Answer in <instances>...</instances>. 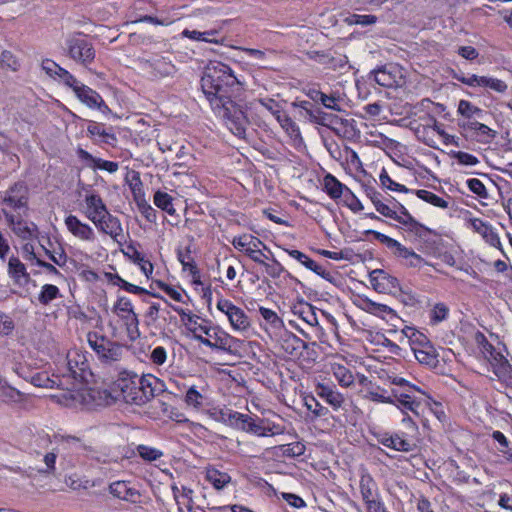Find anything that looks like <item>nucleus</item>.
<instances>
[{"instance_id": "f257e3e1", "label": "nucleus", "mask_w": 512, "mask_h": 512, "mask_svg": "<svg viewBox=\"0 0 512 512\" xmlns=\"http://www.w3.org/2000/svg\"><path fill=\"white\" fill-rule=\"evenodd\" d=\"M244 79L235 75L234 71L222 62H210L201 78L202 91L212 103L213 98L228 95H239L244 90Z\"/></svg>"}, {"instance_id": "f03ea898", "label": "nucleus", "mask_w": 512, "mask_h": 512, "mask_svg": "<svg viewBox=\"0 0 512 512\" xmlns=\"http://www.w3.org/2000/svg\"><path fill=\"white\" fill-rule=\"evenodd\" d=\"M172 309L181 317L185 327L201 344L215 350L229 351L231 349L234 337L223 328L212 325L211 321L183 308L172 306Z\"/></svg>"}, {"instance_id": "7ed1b4c3", "label": "nucleus", "mask_w": 512, "mask_h": 512, "mask_svg": "<svg viewBox=\"0 0 512 512\" xmlns=\"http://www.w3.org/2000/svg\"><path fill=\"white\" fill-rule=\"evenodd\" d=\"M82 212L99 232L109 235L116 242L123 237L120 220L109 212L101 196L94 190L85 191Z\"/></svg>"}, {"instance_id": "20e7f679", "label": "nucleus", "mask_w": 512, "mask_h": 512, "mask_svg": "<svg viewBox=\"0 0 512 512\" xmlns=\"http://www.w3.org/2000/svg\"><path fill=\"white\" fill-rule=\"evenodd\" d=\"M237 95H228L223 98H213L210 103L214 114L220 118L229 131L238 138H245L249 119L239 103L232 100Z\"/></svg>"}, {"instance_id": "39448f33", "label": "nucleus", "mask_w": 512, "mask_h": 512, "mask_svg": "<svg viewBox=\"0 0 512 512\" xmlns=\"http://www.w3.org/2000/svg\"><path fill=\"white\" fill-rule=\"evenodd\" d=\"M385 200L386 199L380 192H377L374 196L372 203L378 213L399 222L416 234L421 235L422 232L428 231L425 226L414 219V217L402 204H399L400 212H398V210H395L394 207H390V205L387 204Z\"/></svg>"}, {"instance_id": "423d86ee", "label": "nucleus", "mask_w": 512, "mask_h": 512, "mask_svg": "<svg viewBox=\"0 0 512 512\" xmlns=\"http://www.w3.org/2000/svg\"><path fill=\"white\" fill-rule=\"evenodd\" d=\"M228 417L230 420L241 424V429L252 433L259 437L279 435L284 432L283 427L280 425L272 424L264 419H253L252 417L236 411H229Z\"/></svg>"}, {"instance_id": "0eeeda50", "label": "nucleus", "mask_w": 512, "mask_h": 512, "mask_svg": "<svg viewBox=\"0 0 512 512\" xmlns=\"http://www.w3.org/2000/svg\"><path fill=\"white\" fill-rule=\"evenodd\" d=\"M138 67L143 75L152 81L172 77L176 73V67L172 61L160 55L139 58Z\"/></svg>"}, {"instance_id": "6e6552de", "label": "nucleus", "mask_w": 512, "mask_h": 512, "mask_svg": "<svg viewBox=\"0 0 512 512\" xmlns=\"http://www.w3.org/2000/svg\"><path fill=\"white\" fill-rule=\"evenodd\" d=\"M216 308L226 316L230 327L234 332L243 333L250 328L251 322L249 316L242 308L236 306L229 299H226L223 296L218 297Z\"/></svg>"}, {"instance_id": "1a4fd4ad", "label": "nucleus", "mask_w": 512, "mask_h": 512, "mask_svg": "<svg viewBox=\"0 0 512 512\" xmlns=\"http://www.w3.org/2000/svg\"><path fill=\"white\" fill-rule=\"evenodd\" d=\"M87 342L103 362L111 363L121 358L122 348L97 332H89Z\"/></svg>"}, {"instance_id": "9d476101", "label": "nucleus", "mask_w": 512, "mask_h": 512, "mask_svg": "<svg viewBox=\"0 0 512 512\" xmlns=\"http://www.w3.org/2000/svg\"><path fill=\"white\" fill-rule=\"evenodd\" d=\"M370 233L374 235L376 240L390 249L395 256L404 259L406 265L410 267H420L424 262V259L420 255L405 247L399 241L378 231H370Z\"/></svg>"}, {"instance_id": "9b49d317", "label": "nucleus", "mask_w": 512, "mask_h": 512, "mask_svg": "<svg viewBox=\"0 0 512 512\" xmlns=\"http://www.w3.org/2000/svg\"><path fill=\"white\" fill-rule=\"evenodd\" d=\"M68 55L74 61L88 66L95 58V50L92 44L82 35H75L66 41Z\"/></svg>"}, {"instance_id": "f8f14e48", "label": "nucleus", "mask_w": 512, "mask_h": 512, "mask_svg": "<svg viewBox=\"0 0 512 512\" xmlns=\"http://www.w3.org/2000/svg\"><path fill=\"white\" fill-rule=\"evenodd\" d=\"M411 349L420 364L435 367L438 355L431 342L422 334L412 341Z\"/></svg>"}, {"instance_id": "ddd939ff", "label": "nucleus", "mask_w": 512, "mask_h": 512, "mask_svg": "<svg viewBox=\"0 0 512 512\" xmlns=\"http://www.w3.org/2000/svg\"><path fill=\"white\" fill-rule=\"evenodd\" d=\"M71 397L87 407L107 405L112 399L110 393L106 390L95 387L82 388L71 394Z\"/></svg>"}, {"instance_id": "4468645a", "label": "nucleus", "mask_w": 512, "mask_h": 512, "mask_svg": "<svg viewBox=\"0 0 512 512\" xmlns=\"http://www.w3.org/2000/svg\"><path fill=\"white\" fill-rule=\"evenodd\" d=\"M370 283L375 291L385 294H396L401 291L398 279L384 270L375 269L369 274Z\"/></svg>"}, {"instance_id": "2eb2a0df", "label": "nucleus", "mask_w": 512, "mask_h": 512, "mask_svg": "<svg viewBox=\"0 0 512 512\" xmlns=\"http://www.w3.org/2000/svg\"><path fill=\"white\" fill-rule=\"evenodd\" d=\"M65 371H62V379L65 385L68 384L70 378L77 380L83 378V373L88 368V363L85 356L77 350L69 351L67 353Z\"/></svg>"}, {"instance_id": "dca6fc26", "label": "nucleus", "mask_w": 512, "mask_h": 512, "mask_svg": "<svg viewBox=\"0 0 512 512\" xmlns=\"http://www.w3.org/2000/svg\"><path fill=\"white\" fill-rule=\"evenodd\" d=\"M457 113L460 115L458 125L463 131L471 127L475 122L484 120L487 116L484 110L467 100H460L458 102Z\"/></svg>"}, {"instance_id": "f3484780", "label": "nucleus", "mask_w": 512, "mask_h": 512, "mask_svg": "<svg viewBox=\"0 0 512 512\" xmlns=\"http://www.w3.org/2000/svg\"><path fill=\"white\" fill-rule=\"evenodd\" d=\"M2 202L6 211L25 209L28 202L27 187L22 183L14 184L4 192Z\"/></svg>"}, {"instance_id": "a211bd4d", "label": "nucleus", "mask_w": 512, "mask_h": 512, "mask_svg": "<svg viewBox=\"0 0 512 512\" xmlns=\"http://www.w3.org/2000/svg\"><path fill=\"white\" fill-rule=\"evenodd\" d=\"M114 313L120 317L129 333H137L139 320L137 314L134 312L132 302L127 297H119L113 306Z\"/></svg>"}, {"instance_id": "6ab92c4d", "label": "nucleus", "mask_w": 512, "mask_h": 512, "mask_svg": "<svg viewBox=\"0 0 512 512\" xmlns=\"http://www.w3.org/2000/svg\"><path fill=\"white\" fill-rule=\"evenodd\" d=\"M67 230L77 239L92 243L96 240L94 229L87 223L82 222L75 215H68L64 220Z\"/></svg>"}, {"instance_id": "aec40b11", "label": "nucleus", "mask_w": 512, "mask_h": 512, "mask_svg": "<svg viewBox=\"0 0 512 512\" xmlns=\"http://www.w3.org/2000/svg\"><path fill=\"white\" fill-rule=\"evenodd\" d=\"M164 390V382L152 374L143 375L138 379V391L142 397V403L159 395Z\"/></svg>"}, {"instance_id": "412c9836", "label": "nucleus", "mask_w": 512, "mask_h": 512, "mask_svg": "<svg viewBox=\"0 0 512 512\" xmlns=\"http://www.w3.org/2000/svg\"><path fill=\"white\" fill-rule=\"evenodd\" d=\"M378 442L383 446L399 452H410L414 450V443L406 438L403 432L388 434L384 433L379 436Z\"/></svg>"}, {"instance_id": "4be33fe9", "label": "nucleus", "mask_w": 512, "mask_h": 512, "mask_svg": "<svg viewBox=\"0 0 512 512\" xmlns=\"http://www.w3.org/2000/svg\"><path fill=\"white\" fill-rule=\"evenodd\" d=\"M468 226L474 232L478 233L483 237V239L493 247L499 248L501 246V241L496 233L495 229L491 224L485 222L479 218H470L468 221Z\"/></svg>"}, {"instance_id": "5701e85b", "label": "nucleus", "mask_w": 512, "mask_h": 512, "mask_svg": "<svg viewBox=\"0 0 512 512\" xmlns=\"http://www.w3.org/2000/svg\"><path fill=\"white\" fill-rule=\"evenodd\" d=\"M109 492L114 497L123 501L135 503L140 498V493L131 482L118 480L114 481L109 485Z\"/></svg>"}, {"instance_id": "b1692460", "label": "nucleus", "mask_w": 512, "mask_h": 512, "mask_svg": "<svg viewBox=\"0 0 512 512\" xmlns=\"http://www.w3.org/2000/svg\"><path fill=\"white\" fill-rule=\"evenodd\" d=\"M3 212L6 216V219L9 223L12 231L18 237L22 238L23 240H29V239L36 237L37 228L33 223L27 222V221H24L21 219H16L13 214L6 211L5 209L3 210Z\"/></svg>"}, {"instance_id": "393cba45", "label": "nucleus", "mask_w": 512, "mask_h": 512, "mask_svg": "<svg viewBox=\"0 0 512 512\" xmlns=\"http://www.w3.org/2000/svg\"><path fill=\"white\" fill-rule=\"evenodd\" d=\"M74 93L76 97L89 108L99 110L107 109V106L100 94L84 84L78 87Z\"/></svg>"}, {"instance_id": "a878e982", "label": "nucleus", "mask_w": 512, "mask_h": 512, "mask_svg": "<svg viewBox=\"0 0 512 512\" xmlns=\"http://www.w3.org/2000/svg\"><path fill=\"white\" fill-rule=\"evenodd\" d=\"M307 347L306 343L289 331H284L281 340V348L291 357H298L302 351Z\"/></svg>"}, {"instance_id": "bb28decb", "label": "nucleus", "mask_w": 512, "mask_h": 512, "mask_svg": "<svg viewBox=\"0 0 512 512\" xmlns=\"http://www.w3.org/2000/svg\"><path fill=\"white\" fill-rule=\"evenodd\" d=\"M117 388L121 392V396L125 402L135 404L142 403V397L138 391L137 383L132 379L122 378L116 383Z\"/></svg>"}, {"instance_id": "cd10ccee", "label": "nucleus", "mask_w": 512, "mask_h": 512, "mask_svg": "<svg viewBox=\"0 0 512 512\" xmlns=\"http://www.w3.org/2000/svg\"><path fill=\"white\" fill-rule=\"evenodd\" d=\"M467 135L482 144H489L496 137V131L482 123L475 122L471 127L464 130Z\"/></svg>"}, {"instance_id": "c85d7f7f", "label": "nucleus", "mask_w": 512, "mask_h": 512, "mask_svg": "<svg viewBox=\"0 0 512 512\" xmlns=\"http://www.w3.org/2000/svg\"><path fill=\"white\" fill-rule=\"evenodd\" d=\"M292 313L311 327L319 324L316 308L308 302L301 301L293 305Z\"/></svg>"}, {"instance_id": "c756f323", "label": "nucleus", "mask_w": 512, "mask_h": 512, "mask_svg": "<svg viewBox=\"0 0 512 512\" xmlns=\"http://www.w3.org/2000/svg\"><path fill=\"white\" fill-rule=\"evenodd\" d=\"M281 128L285 131L290 138L293 146L297 147L303 143L299 126L291 119V117L284 112L279 118L276 119Z\"/></svg>"}, {"instance_id": "7c9ffc66", "label": "nucleus", "mask_w": 512, "mask_h": 512, "mask_svg": "<svg viewBox=\"0 0 512 512\" xmlns=\"http://www.w3.org/2000/svg\"><path fill=\"white\" fill-rule=\"evenodd\" d=\"M231 243L235 249L245 253L246 255H248L249 251H252L257 246H262L264 249L268 250L267 246L258 237L251 234L235 236Z\"/></svg>"}, {"instance_id": "2f4dec72", "label": "nucleus", "mask_w": 512, "mask_h": 512, "mask_svg": "<svg viewBox=\"0 0 512 512\" xmlns=\"http://www.w3.org/2000/svg\"><path fill=\"white\" fill-rule=\"evenodd\" d=\"M323 189L332 199H338L341 196L347 197L346 193H350V189L342 184L332 174H327L324 176Z\"/></svg>"}, {"instance_id": "473e14b6", "label": "nucleus", "mask_w": 512, "mask_h": 512, "mask_svg": "<svg viewBox=\"0 0 512 512\" xmlns=\"http://www.w3.org/2000/svg\"><path fill=\"white\" fill-rule=\"evenodd\" d=\"M355 304L362 310L375 316L384 317L386 315L394 313L393 309L390 308L389 306L381 303H376L369 299L368 297H358Z\"/></svg>"}, {"instance_id": "72a5a7b5", "label": "nucleus", "mask_w": 512, "mask_h": 512, "mask_svg": "<svg viewBox=\"0 0 512 512\" xmlns=\"http://www.w3.org/2000/svg\"><path fill=\"white\" fill-rule=\"evenodd\" d=\"M29 381L36 387L41 388H54L64 387L65 383L62 377L58 375L49 376L47 372H37L31 375Z\"/></svg>"}, {"instance_id": "f704fd0d", "label": "nucleus", "mask_w": 512, "mask_h": 512, "mask_svg": "<svg viewBox=\"0 0 512 512\" xmlns=\"http://www.w3.org/2000/svg\"><path fill=\"white\" fill-rule=\"evenodd\" d=\"M124 254L133 263L139 266L140 270L147 278H150L153 273V265L141 252H139L133 245H129L127 246V251H125Z\"/></svg>"}, {"instance_id": "c9c22d12", "label": "nucleus", "mask_w": 512, "mask_h": 512, "mask_svg": "<svg viewBox=\"0 0 512 512\" xmlns=\"http://www.w3.org/2000/svg\"><path fill=\"white\" fill-rule=\"evenodd\" d=\"M487 361L490 363L494 374L499 379L510 376L512 372L511 365L502 353L496 351Z\"/></svg>"}, {"instance_id": "e433bc0d", "label": "nucleus", "mask_w": 512, "mask_h": 512, "mask_svg": "<svg viewBox=\"0 0 512 512\" xmlns=\"http://www.w3.org/2000/svg\"><path fill=\"white\" fill-rule=\"evenodd\" d=\"M331 372L341 387H351L355 382L352 371L341 363H331Z\"/></svg>"}, {"instance_id": "4c0bfd02", "label": "nucleus", "mask_w": 512, "mask_h": 512, "mask_svg": "<svg viewBox=\"0 0 512 512\" xmlns=\"http://www.w3.org/2000/svg\"><path fill=\"white\" fill-rule=\"evenodd\" d=\"M8 274L16 283H26L29 280L25 265L15 256L8 261Z\"/></svg>"}, {"instance_id": "58836bf2", "label": "nucleus", "mask_w": 512, "mask_h": 512, "mask_svg": "<svg viewBox=\"0 0 512 512\" xmlns=\"http://www.w3.org/2000/svg\"><path fill=\"white\" fill-rule=\"evenodd\" d=\"M359 488L364 502L373 499L378 492V487L375 480L370 474L366 472L361 474Z\"/></svg>"}, {"instance_id": "ea45409f", "label": "nucleus", "mask_w": 512, "mask_h": 512, "mask_svg": "<svg viewBox=\"0 0 512 512\" xmlns=\"http://www.w3.org/2000/svg\"><path fill=\"white\" fill-rule=\"evenodd\" d=\"M394 401L397 408H399L402 413L406 414L408 411L418 415V408L420 407V403L412 399V397L408 394H400L394 395Z\"/></svg>"}, {"instance_id": "a19ab883", "label": "nucleus", "mask_w": 512, "mask_h": 512, "mask_svg": "<svg viewBox=\"0 0 512 512\" xmlns=\"http://www.w3.org/2000/svg\"><path fill=\"white\" fill-rule=\"evenodd\" d=\"M206 479L217 490L223 489L231 481V477L226 472H221L215 468H208Z\"/></svg>"}, {"instance_id": "79ce46f5", "label": "nucleus", "mask_w": 512, "mask_h": 512, "mask_svg": "<svg viewBox=\"0 0 512 512\" xmlns=\"http://www.w3.org/2000/svg\"><path fill=\"white\" fill-rule=\"evenodd\" d=\"M0 399L5 403H19L23 394L16 388L10 386L6 381L0 379Z\"/></svg>"}, {"instance_id": "37998d69", "label": "nucleus", "mask_w": 512, "mask_h": 512, "mask_svg": "<svg viewBox=\"0 0 512 512\" xmlns=\"http://www.w3.org/2000/svg\"><path fill=\"white\" fill-rule=\"evenodd\" d=\"M61 297V293L59 288L56 285L53 284H44L37 296L38 302L43 305L47 306L54 300Z\"/></svg>"}, {"instance_id": "c03bdc74", "label": "nucleus", "mask_w": 512, "mask_h": 512, "mask_svg": "<svg viewBox=\"0 0 512 512\" xmlns=\"http://www.w3.org/2000/svg\"><path fill=\"white\" fill-rule=\"evenodd\" d=\"M86 455L90 457L91 459H94L100 463H112L117 462L119 459V456L114 454L110 449L103 448L100 451H97L92 448H85Z\"/></svg>"}, {"instance_id": "a18cd8bd", "label": "nucleus", "mask_w": 512, "mask_h": 512, "mask_svg": "<svg viewBox=\"0 0 512 512\" xmlns=\"http://www.w3.org/2000/svg\"><path fill=\"white\" fill-rule=\"evenodd\" d=\"M416 195L421 200H423L435 207L446 209L449 206V203L447 200L439 197L438 195H436L435 193H433L431 191L420 189V190L416 191Z\"/></svg>"}, {"instance_id": "49530a36", "label": "nucleus", "mask_w": 512, "mask_h": 512, "mask_svg": "<svg viewBox=\"0 0 512 512\" xmlns=\"http://www.w3.org/2000/svg\"><path fill=\"white\" fill-rule=\"evenodd\" d=\"M478 87L488 88L498 93H504L508 88L507 84L503 80L490 76H480Z\"/></svg>"}, {"instance_id": "de8ad7c7", "label": "nucleus", "mask_w": 512, "mask_h": 512, "mask_svg": "<svg viewBox=\"0 0 512 512\" xmlns=\"http://www.w3.org/2000/svg\"><path fill=\"white\" fill-rule=\"evenodd\" d=\"M172 200L173 198L168 193L157 191L154 194L153 202L158 208L166 211L170 215H173L175 213V208L173 207Z\"/></svg>"}, {"instance_id": "09e8293b", "label": "nucleus", "mask_w": 512, "mask_h": 512, "mask_svg": "<svg viewBox=\"0 0 512 512\" xmlns=\"http://www.w3.org/2000/svg\"><path fill=\"white\" fill-rule=\"evenodd\" d=\"M259 313L262 318L271 326L274 330L284 329L283 320L277 315V313L269 308L260 307Z\"/></svg>"}, {"instance_id": "8fccbe9b", "label": "nucleus", "mask_w": 512, "mask_h": 512, "mask_svg": "<svg viewBox=\"0 0 512 512\" xmlns=\"http://www.w3.org/2000/svg\"><path fill=\"white\" fill-rule=\"evenodd\" d=\"M374 80L383 87H393L397 82L395 75L386 67L374 71Z\"/></svg>"}, {"instance_id": "3c124183", "label": "nucleus", "mask_w": 512, "mask_h": 512, "mask_svg": "<svg viewBox=\"0 0 512 512\" xmlns=\"http://www.w3.org/2000/svg\"><path fill=\"white\" fill-rule=\"evenodd\" d=\"M449 315V308L444 303H436L430 310V323L432 325H437L440 322L447 319Z\"/></svg>"}, {"instance_id": "603ef678", "label": "nucleus", "mask_w": 512, "mask_h": 512, "mask_svg": "<svg viewBox=\"0 0 512 512\" xmlns=\"http://www.w3.org/2000/svg\"><path fill=\"white\" fill-rule=\"evenodd\" d=\"M87 132L90 136L102 138V140L107 144H112L116 141V136L113 133L106 131L104 126L101 124L89 125Z\"/></svg>"}, {"instance_id": "864d4df0", "label": "nucleus", "mask_w": 512, "mask_h": 512, "mask_svg": "<svg viewBox=\"0 0 512 512\" xmlns=\"http://www.w3.org/2000/svg\"><path fill=\"white\" fill-rule=\"evenodd\" d=\"M138 455L147 462H153L160 459L164 453L154 447L140 444L136 447Z\"/></svg>"}, {"instance_id": "5fc2aeb1", "label": "nucleus", "mask_w": 512, "mask_h": 512, "mask_svg": "<svg viewBox=\"0 0 512 512\" xmlns=\"http://www.w3.org/2000/svg\"><path fill=\"white\" fill-rule=\"evenodd\" d=\"M203 395L196 389L195 386H191L185 395V403L187 406L199 410L203 405Z\"/></svg>"}, {"instance_id": "6e6d98bb", "label": "nucleus", "mask_w": 512, "mask_h": 512, "mask_svg": "<svg viewBox=\"0 0 512 512\" xmlns=\"http://www.w3.org/2000/svg\"><path fill=\"white\" fill-rule=\"evenodd\" d=\"M353 122H354L353 119H351V120H348V119L343 120V119L338 118L337 116L325 115L322 118V121L320 123L322 125L330 126L336 132H340V126H343L345 128L350 126L351 128H353V125H352Z\"/></svg>"}, {"instance_id": "4d7b16f0", "label": "nucleus", "mask_w": 512, "mask_h": 512, "mask_svg": "<svg viewBox=\"0 0 512 512\" xmlns=\"http://www.w3.org/2000/svg\"><path fill=\"white\" fill-rule=\"evenodd\" d=\"M377 21V17L375 15H360V14H351L346 18V22L349 25H361V26H369L375 24Z\"/></svg>"}, {"instance_id": "13d9d810", "label": "nucleus", "mask_w": 512, "mask_h": 512, "mask_svg": "<svg viewBox=\"0 0 512 512\" xmlns=\"http://www.w3.org/2000/svg\"><path fill=\"white\" fill-rule=\"evenodd\" d=\"M379 180L381 185L386 189L396 192H408L406 186L393 181L385 170H382L380 173Z\"/></svg>"}, {"instance_id": "bf43d9fd", "label": "nucleus", "mask_w": 512, "mask_h": 512, "mask_svg": "<svg viewBox=\"0 0 512 512\" xmlns=\"http://www.w3.org/2000/svg\"><path fill=\"white\" fill-rule=\"evenodd\" d=\"M305 406L315 417H323L328 414V409L322 406L314 397L306 398Z\"/></svg>"}, {"instance_id": "052dcab7", "label": "nucleus", "mask_w": 512, "mask_h": 512, "mask_svg": "<svg viewBox=\"0 0 512 512\" xmlns=\"http://www.w3.org/2000/svg\"><path fill=\"white\" fill-rule=\"evenodd\" d=\"M259 104L267 109L276 119L285 112L281 105L271 98L259 99Z\"/></svg>"}, {"instance_id": "680f3d73", "label": "nucleus", "mask_w": 512, "mask_h": 512, "mask_svg": "<svg viewBox=\"0 0 512 512\" xmlns=\"http://www.w3.org/2000/svg\"><path fill=\"white\" fill-rule=\"evenodd\" d=\"M367 399L377 403H389L394 404L395 401L392 397L387 396L385 391L381 390L379 387L375 390H369L365 396Z\"/></svg>"}, {"instance_id": "e2e57ef3", "label": "nucleus", "mask_w": 512, "mask_h": 512, "mask_svg": "<svg viewBox=\"0 0 512 512\" xmlns=\"http://www.w3.org/2000/svg\"><path fill=\"white\" fill-rule=\"evenodd\" d=\"M476 342L480 346L481 352L486 360L489 359L496 352L494 346L491 343H489L484 334L480 332L476 334Z\"/></svg>"}, {"instance_id": "0e129e2a", "label": "nucleus", "mask_w": 512, "mask_h": 512, "mask_svg": "<svg viewBox=\"0 0 512 512\" xmlns=\"http://www.w3.org/2000/svg\"><path fill=\"white\" fill-rule=\"evenodd\" d=\"M22 257L28 261L31 265H36L37 260H40V256L35 251V246L31 242L25 243L21 248Z\"/></svg>"}, {"instance_id": "69168bd1", "label": "nucleus", "mask_w": 512, "mask_h": 512, "mask_svg": "<svg viewBox=\"0 0 512 512\" xmlns=\"http://www.w3.org/2000/svg\"><path fill=\"white\" fill-rule=\"evenodd\" d=\"M283 455L287 457L301 456L305 452V446L300 442H294L282 446Z\"/></svg>"}, {"instance_id": "338daca9", "label": "nucleus", "mask_w": 512, "mask_h": 512, "mask_svg": "<svg viewBox=\"0 0 512 512\" xmlns=\"http://www.w3.org/2000/svg\"><path fill=\"white\" fill-rule=\"evenodd\" d=\"M452 156L458 161L459 164L465 166H475L479 163L476 156L462 151H456L452 153Z\"/></svg>"}, {"instance_id": "774afa93", "label": "nucleus", "mask_w": 512, "mask_h": 512, "mask_svg": "<svg viewBox=\"0 0 512 512\" xmlns=\"http://www.w3.org/2000/svg\"><path fill=\"white\" fill-rule=\"evenodd\" d=\"M467 186L474 194L478 195L481 198H487L488 193L485 185L477 178H471L467 180Z\"/></svg>"}]
</instances>
